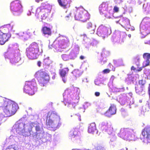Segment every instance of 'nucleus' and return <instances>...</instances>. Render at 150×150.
<instances>
[{
    "label": "nucleus",
    "mask_w": 150,
    "mask_h": 150,
    "mask_svg": "<svg viewBox=\"0 0 150 150\" xmlns=\"http://www.w3.org/2000/svg\"><path fill=\"white\" fill-rule=\"evenodd\" d=\"M18 108L17 104L13 101L0 97V109L5 117L11 116L15 114Z\"/></svg>",
    "instance_id": "f257e3e1"
},
{
    "label": "nucleus",
    "mask_w": 150,
    "mask_h": 150,
    "mask_svg": "<svg viewBox=\"0 0 150 150\" xmlns=\"http://www.w3.org/2000/svg\"><path fill=\"white\" fill-rule=\"evenodd\" d=\"M12 28V26L10 24L4 25L0 28V44H4L11 37V35L8 33Z\"/></svg>",
    "instance_id": "f03ea898"
},
{
    "label": "nucleus",
    "mask_w": 150,
    "mask_h": 150,
    "mask_svg": "<svg viewBox=\"0 0 150 150\" xmlns=\"http://www.w3.org/2000/svg\"><path fill=\"white\" fill-rule=\"evenodd\" d=\"M27 57L30 59H33L37 58L39 52V46L37 43L33 42L26 48Z\"/></svg>",
    "instance_id": "7ed1b4c3"
},
{
    "label": "nucleus",
    "mask_w": 150,
    "mask_h": 150,
    "mask_svg": "<svg viewBox=\"0 0 150 150\" xmlns=\"http://www.w3.org/2000/svg\"><path fill=\"white\" fill-rule=\"evenodd\" d=\"M50 5L45 3H42L41 6L38 7L36 11V14L41 16L42 20L46 19L48 16L50 10Z\"/></svg>",
    "instance_id": "20e7f679"
},
{
    "label": "nucleus",
    "mask_w": 150,
    "mask_h": 150,
    "mask_svg": "<svg viewBox=\"0 0 150 150\" xmlns=\"http://www.w3.org/2000/svg\"><path fill=\"white\" fill-rule=\"evenodd\" d=\"M90 17V14L82 8H79L77 9L75 16L76 20L84 22L89 20Z\"/></svg>",
    "instance_id": "39448f33"
},
{
    "label": "nucleus",
    "mask_w": 150,
    "mask_h": 150,
    "mask_svg": "<svg viewBox=\"0 0 150 150\" xmlns=\"http://www.w3.org/2000/svg\"><path fill=\"white\" fill-rule=\"evenodd\" d=\"M36 75L39 76L38 78L39 83L41 86H45L48 83L50 80V77L48 74L45 71L38 72Z\"/></svg>",
    "instance_id": "423d86ee"
},
{
    "label": "nucleus",
    "mask_w": 150,
    "mask_h": 150,
    "mask_svg": "<svg viewBox=\"0 0 150 150\" xmlns=\"http://www.w3.org/2000/svg\"><path fill=\"white\" fill-rule=\"evenodd\" d=\"M35 83L34 81H28L25 83L24 87V91L30 95L35 94Z\"/></svg>",
    "instance_id": "0eeeda50"
},
{
    "label": "nucleus",
    "mask_w": 150,
    "mask_h": 150,
    "mask_svg": "<svg viewBox=\"0 0 150 150\" xmlns=\"http://www.w3.org/2000/svg\"><path fill=\"white\" fill-rule=\"evenodd\" d=\"M10 8L13 12L19 14L23 11L21 1L16 0L12 2L10 4Z\"/></svg>",
    "instance_id": "6e6552de"
},
{
    "label": "nucleus",
    "mask_w": 150,
    "mask_h": 150,
    "mask_svg": "<svg viewBox=\"0 0 150 150\" xmlns=\"http://www.w3.org/2000/svg\"><path fill=\"white\" fill-rule=\"evenodd\" d=\"M100 125L101 129L105 131L109 134H111L114 132L112 126L108 123V121H106L102 122Z\"/></svg>",
    "instance_id": "1a4fd4ad"
},
{
    "label": "nucleus",
    "mask_w": 150,
    "mask_h": 150,
    "mask_svg": "<svg viewBox=\"0 0 150 150\" xmlns=\"http://www.w3.org/2000/svg\"><path fill=\"white\" fill-rule=\"evenodd\" d=\"M141 134L147 142L150 143V126H146L143 129Z\"/></svg>",
    "instance_id": "9d476101"
},
{
    "label": "nucleus",
    "mask_w": 150,
    "mask_h": 150,
    "mask_svg": "<svg viewBox=\"0 0 150 150\" xmlns=\"http://www.w3.org/2000/svg\"><path fill=\"white\" fill-rule=\"evenodd\" d=\"M108 31V29L107 27L101 26L98 28L97 33L99 36L105 38V36L104 35H106L107 36Z\"/></svg>",
    "instance_id": "9b49d317"
},
{
    "label": "nucleus",
    "mask_w": 150,
    "mask_h": 150,
    "mask_svg": "<svg viewBox=\"0 0 150 150\" xmlns=\"http://www.w3.org/2000/svg\"><path fill=\"white\" fill-rule=\"evenodd\" d=\"M79 88L76 87H72L70 88L66 89L64 93V95L68 96H70L73 95L74 94H77L78 92Z\"/></svg>",
    "instance_id": "f8f14e48"
},
{
    "label": "nucleus",
    "mask_w": 150,
    "mask_h": 150,
    "mask_svg": "<svg viewBox=\"0 0 150 150\" xmlns=\"http://www.w3.org/2000/svg\"><path fill=\"white\" fill-rule=\"evenodd\" d=\"M116 109L115 105L114 104H111L109 109L105 112V115L108 117L116 113Z\"/></svg>",
    "instance_id": "ddd939ff"
},
{
    "label": "nucleus",
    "mask_w": 150,
    "mask_h": 150,
    "mask_svg": "<svg viewBox=\"0 0 150 150\" xmlns=\"http://www.w3.org/2000/svg\"><path fill=\"white\" fill-rule=\"evenodd\" d=\"M143 59L146 60L144 61L142 63L143 67H146L149 65L150 59V53H144L143 54Z\"/></svg>",
    "instance_id": "4468645a"
},
{
    "label": "nucleus",
    "mask_w": 150,
    "mask_h": 150,
    "mask_svg": "<svg viewBox=\"0 0 150 150\" xmlns=\"http://www.w3.org/2000/svg\"><path fill=\"white\" fill-rule=\"evenodd\" d=\"M129 135V133L126 129L124 128L121 129L120 132L118 133V135L121 137L125 139H128V137Z\"/></svg>",
    "instance_id": "2eb2a0df"
},
{
    "label": "nucleus",
    "mask_w": 150,
    "mask_h": 150,
    "mask_svg": "<svg viewBox=\"0 0 150 150\" xmlns=\"http://www.w3.org/2000/svg\"><path fill=\"white\" fill-rule=\"evenodd\" d=\"M69 69L68 68H64L60 69L59 71V74L62 79V81L64 83L67 81V79L65 77L66 74L68 73Z\"/></svg>",
    "instance_id": "dca6fc26"
},
{
    "label": "nucleus",
    "mask_w": 150,
    "mask_h": 150,
    "mask_svg": "<svg viewBox=\"0 0 150 150\" xmlns=\"http://www.w3.org/2000/svg\"><path fill=\"white\" fill-rule=\"evenodd\" d=\"M121 21L122 24L123 26L126 28H129L130 26V22L129 20L127 18H120L119 21H117V23H118L119 21Z\"/></svg>",
    "instance_id": "f3484780"
},
{
    "label": "nucleus",
    "mask_w": 150,
    "mask_h": 150,
    "mask_svg": "<svg viewBox=\"0 0 150 150\" xmlns=\"http://www.w3.org/2000/svg\"><path fill=\"white\" fill-rule=\"evenodd\" d=\"M41 30L42 34L45 35H51V30L49 28L45 26L43 27Z\"/></svg>",
    "instance_id": "a211bd4d"
},
{
    "label": "nucleus",
    "mask_w": 150,
    "mask_h": 150,
    "mask_svg": "<svg viewBox=\"0 0 150 150\" xmlns=\"http://www.w3.org/2000/svg\"><path fill=\"white\" fill-rule=\"evenodd\" d=\"M108 4L105 2L103 3L99 7V10L100 13H103V12L108 11Z\"/></svg>",
    "instance_id": "6ab92c4d"
},
{
    "label": "nucleus",
    "mask_w": 150,
    "mask_h": 150,
    "mask_svg": "<svg viewBox=\"0 0 150 150\" xmlns=\"http://www.w3.org/2000/svg\"><path fill=\"white\" fill-rule=\"evenodd\" d=\"M96 130V126L94 122L90 123L88 127V131L89 133H93Z\"/></svg>",
    "instance_id": "aec40b11"
},
{
    "label": "nucleus",
    "mask_w": 150,
    "mask_h": 150,
    "mask_svg": "<svg viewBox=\"0 0 150 150\" xmlns=\"http://www.w3.org/2000/svg\"><path fill=\"white\" fill-rule=\"evenodd\" d=\"M145 88L144 87H142L138 84L136 85L135 86L136 93L139 95L142 94L143 92H144V91Z\"/></svg>",
    "instance_id": "412c9836"
},
{
    "label": "nucleus",
    "mask_w": 150,
    "mask_h": 150,
    "mask_svg": "<svg viewBox=\"0 0 150 150\" xmlns=\"http://www.w3.org/2000/svg\"><path fill=\"white\" fill-rule=\"evenodd\" d=\"M78 129L76 128L71 129L69 133V136L71 137H75L78 136Z\"/></svg>",
    "instance_id": "4be33fe9"
},
{
    "label": "nucleus",
    "mask_w": 150,
    "mask_h": 150,
    "mask_svg": "<svg viewBox=\"0 0 150 150\" xmlns=\"http://www.w3.org/2000/svg\"><path fill=\"white\" fill-rule=\"evenodd\" d=\"M58 2L59 5L64 8H67L68 2L66 0H58Z\"/></svg>",
    "instance_id": "5701e85b"
},
{
    "label": "nucleus",
    "mask_w": 150,
    "mask_h": 150,
    "mask_svg": "<svg viewBox=\"0 0 150 150\" xmlns=\"http://www.w3.org/2000/svg\"><path fill=\"white\" fill-rule=\"evenodd\" d=\"M72 73L73 76L75 77H77L80 76V72L79 70H74L72 71Z\"/></svg>",
    "instance_id": "b1692460"
},
{
    "label": "nucleus",
    "mask_w": 150,
    "mask_h": 150,
    "mask_svg": "<svg viewBox=\"0 0 150 150\" xmlns=\"http://www.w3.org/2000/svg\"><path fill=\"white\" fill-rule=\"evenodd\" d=\"M51 63V61L49 57L45 58L43 60V63L45 65H49Z\"/></svg>",
    "instance_id": "393cba45"
},
{
    "label": "nucleus",
    "mask_w": 150,
    "mask_h": 150,
    "mask_svg": "<svg viewBox=\"0 0 150 150\" xmlns=\"http://www.w3.org/2000/svg\"><path fill=\"white\" fill-rule=\"evenodd\" d=\"M140 59L139 57L138 56H136L133 58V60L134 62L135 63H139L138 64H137V66H139V62L140 61Z\"/></svg>",
    "instance_id": "a878e982"
},
{
    "label": "nucleus",
    "mask_w": 150,
    "mask_h": 150,
    "mask_svg": "<svg viewBox=\"0 0 150 150\" xmlns=\"http://www.w3.org/2000/svg\"><path fill=\"white\" fill-rule=\"evenodd\" d=\"M145 81L143 80H139V85L142 87H144L145 88Z\"/></svg>",
    "instance_id": "bb28decb"
},
{
    "label": "nucleus",
    "mask_w": 150,
    "mask_h": 150,
    "mask_svg": "<svg viewBox=\"0 0 150 150\" xmlns=\"http://www.w3.org/2000/svg\"><path fill=\"white\" fill-rule=\"evenodd\" d=\"M145 110H144V111L145 112H148L150 111V103H148L146 105L145 108Z\"/></svg>",
    "instance_id": "cd10ccee"
},
{
    "label": "nucleus",
    "mask_w": 150,
    "mask_h": 150,
    "mask_svg": "<svg viewBox=\"0 0 150 150\" xmlns=\"http://www.w3.org/2000/svg\"><path fill=\"white\" fill-rule=\"evenodd\" d=\"M35 124V123L34 122H31L30 124V128L29 129H28V131L29 133H30L32 131L33 128L34 126V125Z\"/></svg>",
    "instance_id": "c85d7f7f"
},
{
    "label": "nucleus",
    "mask_w": 150,
    "mask_h": 150,
    "mask_svg": "<svg viewBox=\"0 0 150 150\" xmlns=\"http://www.w3.org/2000/svg\"><path fill=\"white\" fill-rule=\"evenodd\" d=\"M62 58L64 61H67L69 60V57L66 54H63L62 55Z\"/></svg>",
    "instance_id": "c756f323"
},
{
    "label": "nucleus",
    "mask_w": 150,
    "mask_h": 150,
    "mask_svg": "<svg viewBox=\"0 0 150 150\" xmlns=\"http://www.w3.org/2000/svg\"><path fill=\"white\" fill-rule=\"evenodd\" d=\"M21 59V58L19 56H17L15 57L14 59V62L15 63L18 62Z\"/></svg>",
    "instance_id": "7c9ffc66"
},
{
    "label": "nucleus",
    "mask_w": 150,
    "mask_h": 150,
    "mask_svg": "<svg viewBox=\"0 0 150 150\" xmlns=\"http://www.w3.org/2000/svg\"><path fill=\"white\" fill-rule=\"evenodd\" d=\"M110 71V70L108 69H105L103 71V73L104 74H107L109 73Z\"/></svg>",
    "instance_id": "2f4dec72"
},
{
    "label": "nucleus",
    "mask_w": 150,
    "mask_h": 150,
    "mask_svg": "<svg viewBox=\"0 0 150 150\" xmlns=\"http://www.w3.org/2000/svg\"><path fill=\"white\" fill-rule=\"evenodd\" d=\"M88 31L91 34H93L95 32L94 29L93 27L91 29H88Z\"/></svg>",
    "instance_id": "473e14b6"
},
{
    "label": "nucleus",
    "mask_w": 150,
    "mask_h": 150,
    "mask_svg": "<svg viewBox=\"0 0 150 150\" xmlns=\"http://www.w3.org/2000/svg\"><path fill=\"white\" fill-rule=\"evenodd\" d=\"M113 11L115 12H118L119 11V8L117 6H115L114 7Z\"/></svg>",
    "instance_id": "72a5a7b5"
},
{
    "label": "nucleus",
    "mask_w": 150,
    "mask_h": 150,
    "mask_svg": "<svg viewBox=\"0 0 150 150\" xmlns=\"http://www.w3.org/2000/svg\"><path fill=\"white\" fill-rule=\"evenodd\" d=\"M145 67H143V65L142 67H138L137 69L136 70V72H139L141 71L143 68H144Z\"/></svg>",
    "instance_id": "f704fd0d"
},
{
    "label": "nucleus",
    "mask_w": 150,
    "mask_h": 150,
    "mask_svg": "<svg viewBox=\"0 0 150 150\" xmlns=\"http://www.w3.org/2000/svg\"><path fill=\"white\" fill-rule=\"evenodd\" d=\"M62 120L59 116H57V123L62 122Z\"/></svg>",
    "instance_id": "c9c22d12"
},
{
    "label": "nucleus",
    "mask_w": 150,
    "mask_h": 150,
    "mask_svg": "<svg viewBox=\"0 0 150 150\" xmlns=\"http://www.w3.org/2000/svg\"><path fill=\"white\" fill-rule=\"evenodd\" d=\"M35 129L36 132H38L40 130V127L39 125L36 126L35 127Z\"/></svg>",
    "instance_id": "e433bc0d"
},
{
    "label": "nucleus",
    "mask_w": 150,
    "mask_h": 150,
    "mask_svg": "<svg viewBox=\"0 0 150 150\" xmlns=\"http://www.w3.org/2000/svg\"><path fill=\"white\" fill-rule=\"evenodd\" d=\"M65 39H64L62 40V41H61L60 43V45H61L62 44H63V45H64L66 43V42L65 41Z\"/></svg>",
    "instance_id": "4c0bfd02"
},
{
    "label": "nucleus",
    "mask_w": 150,
    "mask_h": 150,
    "mask_svg": "<svg viewBox=\"0 0 150 150\" xmlns=\"http://www.w3.org/2000/svg\"><path fill=\"white\" fill-rule=\"evenodd\" d=\"M92 25L91 23H89L87 25V28L88 29H91L92 28Z\"/></svg>",
    "instance_id": "58836bf2"
},
{
    "label": "nucleus",
    "mask_w": 150,
    "mask_h": 150,
    "mask_svg": "<svg viewBox=\"0 0 150 150\" xmlns=\"http://www.w3.org/2000/svg\"><path fill=\"white\" fill-rule=\"evenodd\" d=\"M146 10L148 12H150V4L147 5V8Z\"/></svg>",
    "instance_id": "ea45409f"
},
{
    "label": "nucleus",
    "mask_w": 150,
    "mask_h": 150,
    "mask_svg": "<svg viewBox=\"0 0 150 150\" xmlns=\"http://www.w3.org/2000/svg\"><path fill=\"white\" fill-rule=\"evenodd\" d=\"M57 128L59 127L62 125V122H58Z\"/></svg>",
    "instance_id": "a19ab883"
},
{
    "label": "nucleus",
    "mask_w": 150,
    "mask_h": 150,
    "mask_svg": "<svg viewBox=\"0 0 150 150\" xmlns=\"http://www.w3.org/2000/svg\"><path fill=\"white\" fill-rule=\"evenodd\" d=\"M100 93L98 92H96L95 93V94L96 96H98L100 95Z\"/></svg>",
    "instance_id": "79ce46f5"
},
{
    "label": "nucleus",
    "mask_w": 150,
    "mask_h": 150,
    "mask_svg": "<svg viewBox=\"0 0 150 150\" xmlns=\"http://www.w3.org/2000/svg\"><path fill=\"white\" fill-rule=\"evenodd\" d=\"M115 77L114 75H112L111 76V77L110 78V79L112 81H113L114 80V79H115Z\"/></svg>",
    "instance_id": "37998d69"
},
{
    "label": "nucleus",
    "mask_w": 150,
    "mask_h": 150,
    "mask_svg": "<svg viewBox=\"0 0 150 150\" xmlns=\"http://www.w3.org/2000/svg\"><path fill=\"white\" fill-rule=\"evenodd\" d=\"M37 64L39 67H40L41 66V62L40 61H38L37 62Z\"/></svg>",
    "instance_id": "c03bdc74"
},
{
    "label": "nucleus",
    "mask_w": 150,
    "mask_h": 150,
    "mask_svg": "<svg viewBox=\"0 0 150 150\" xmlns=\"http://www.w3.org/2000/svg\"><path fill=\"white\" fill-rule=\"evenodd\" d=\"M131 69L132 70H133L134 71L135 70L136 71V68H135L134 66H132Z\"/></svg>",
    "instance_id": "a18cd8bd"
},
{
    "label": "nucleus",
    "mask_w": 150,
    "mask_h": 150,
    "mask_svg": "<svg viewBox=\"0 0 150 150\" xmlns=\"http://www.w3.org/2000/svg\"><path fill=\"white\" fill-rule=\"evenodd\" d=\"M148 93L150 98V84H149L148 87Z\"/></svg>",
    "instance_id": "49530a36"
},
{
    "label": "nucleus",
    "mask_w": 150,
    "mask_h": 150,
    "mask_svg": "<svg viewBox=\"0 0 150 150\" xmlns=\"http://www.w3.org/2000/svg\"><path fill=\"white\" fill-rule=\"evenodd\" d=\"M79 58L83 60L85 58V57L84 56L81 55L80 57Z\"/></svg>",
    "instance_id": "de8ad7c7"
},
{
    "label": "nucleus",
    "mask_w": 150,
    "mask_h": 150,
    "mask_svg": "<svg viewBox=\"0 0 150 150\" xmlns=\"http://www.w3.org/2000/svg\"><path fill=\"white\" fill-rule=\"evenodd\" d=\"M43 0H35V1L37 3H39L40 1H42Z\"/></svg>",
    "instance_id": "09e8293b"
},
{
    "label": "nucleus",
    "mask_w": 150,
    "mask_h": 150,
    "mask_svg": "<svg viewBox=\"0 0 150 150\" xmlns=\"http://www.w3.org/2000/svg\"><path fill=\"white\" fill-rule=\"evenodd\" d=\"M6 150H14V149L12 148H7Z\"/></svg>",
    "instance_id": "8fccbe9b"
},
{
    "label": "nucleus",
    "mask_w": 150,
    "mask_h": 150,
    "mask_svg": "<svg viewBox=\"0 0 150 150\" xmlns=\"http://www.w3.org/2000/svg\"><path fill=\"white\" fill-rule=\"evenodd\" d=\"M146 18H144L143 20V22H146Z\"/></svg>",
    "instance_id": "3c124183"
},
{
    "label": "nucleus",
    "mask_w": 150,
    "mask_h": 150,
    "mask_svg": "<svg viewBox=\"0 0 150 150\" xmlns=\"http://www.w3.org/2000/svg\"><path fill=\"white\" fill-rule=\"evenodd\" d=\"M75 117H78V118H79V116L78 115H75Z\"/></svg>",
    "instance_id": "603ef678"
},
{
    "label": "nucleus",
    "mask_w": 150,
    "mask_h": 150,
    "mask_svg": "<svg viewBox=\"0 0 150 150\" xmlns=\"http://www.w3.org/2000/svg\"><path fill=\"white\" fill-rule=\"evenodd\" d=\"M128 36L129 37H131V35L130 34H129L128 35Z\"/></svg>",
    "instance_id": "864d4df0"
},
{
    "label": "nucleus",
    "mask_w": 150,
    "mask_h": 150,
    "mask_svg": "<svg viewBox=\"0 0 150 150\" xmlns=\"http://www.w3.org/2000/svg\"><path fill=\"white\" fill-rule=\"evenodd\" d=\"M62 38H64L65 39H67V38L66 37H63V36H62Z\"/></svg>",
    "instance_id": "5fc2aeb1"
},
{
    "label": "nucleus",
    "mask_w": 150,
    "mask_h": 150,
    "mask_svg": "<svg viewBox=\"0 0 150 150\" xmlns=\"http://www.w3.org/2000/svg\"><path fill=\"white\" fill-rule=\"evenodd\" d=\"M115 68H114V69H113V71H115Z\"/></svg>",
    "instance_id": "6e6d98bb"
},
{
    "label": "nucleus",
    "mask_w": 150,
    "mask_h": 150,
    "mask_svg": "<svg viewBox=\"0 0 150 150\" xmlns=\"http://www.w3.org/2000/svg\"><path fill=\"white\" fill-rule=\"evenodd\" d=\"M66 17H69L68 16H67Z\"/></svg>",
    "instance_id": "4d7b16f0"
},
{
    "label": "nucleus",
    "mask_w": 150,
    "mask_h": 150,
    "mask_svg": "<svg viewBox=\"0 0 150 150\" xmlns=\"http://www.w3.org/2000/svg\"><path fill=\"white\" fill-rule=\"evenodd\" d=\"M148 22V23H149V22Z\"/></svg>",
    "instance_id": "13d9d810"
},
{
    "label": "nucleus",
    "mask_w": 150,
    "mask_h": 150,
    "mask_svg": "<svg viewBox=\"0 0 150 150\" xmlns=\"http://www.w3.org/2000/svg\"><path fill=\"white\" fill-rule=\"evenodd\" d=\"M109 65H110V64H110V63H109Z\"/></svg>",
    "instance_id": "bf43d9fd"
}]
</instances>
